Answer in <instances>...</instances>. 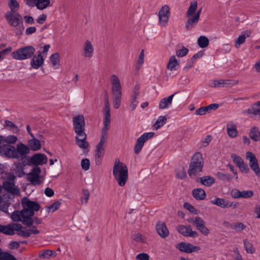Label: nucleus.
<instances>
[{
  "instance_id": "obj_1",
  "label": "nucleus",
  "mask_w": 260,
  "mask_h": 260,
  "mask_svg": "<svg viewBox=\"0 0 260 260\" xmlns=\"http://www.w3.org/2000/svg\"><path fill=\"white\" fill-rule=\"evenodd\" d=\"M74 131L77 136L76 142L77 145L82 149H86L89 143L86 141V134L85 133V122L83 115L79 114L73 118Z\"/></svg>"
},
{
  "instance_id": "obj_2",
  "label": "nucleus",
  "mask_w": 260,
  "mask_h": 260,
  "mask_svg": "<svg viewBox=\"0 0 260 260\" xmlns=\"http://www.w3.org/2000/svg\"><path fill=\"white\" fill-rule=\"evenodd\" d=\"M104 109V126L102 129L100 141L96 146V149L105 150L106 141L108 139V132L110 127V108L108 95L105 99Z\"/></svg>"
},
{
  "instance_id": "obj_3",
  "label": "nucleus",
  "mask_w": 260,
  "mask_h": 260,
  "mask_svg": "<svg viewBox=\"0 0 260 260\" xmlns=\"http://www.w3.org/2000/svg\"><path fill=\"white\" fill-rule=\"evenodd\" d=\"M109 81L111 86V91L113 107L118 109L120 107L122 97V86L118 76L114 74L109 77Z\"/></svg>"
},
{
  "instance_id": "obj_4",
  "label": "nucleus",
  "mask_w": 260,
  "mask_h": 260,
  "mask_svg": "<svg viewBox=\"0 0 260 260\" xmlns=\"http://www.w3.org/2000/svg\"><path fill=\"white\" fill-rule=\"evenodd\" d=\"M113 175L119 186H124L128 180V168L126 165L119 159H116L113 168Z\"/></svg>"
},
{
  "instance_id": "obj_5",
  "label": "nucleus",
  "mask_w": 260,
  "mask_h": 260,
  "mask_svg": "<svg viewBox=\"0 0 260 260\" xmlns=\"http://www.w3.org/2000/svg\"><path fill=\"white\" fill-rule=\"evenodd\" d=\"M21 204L23 214L26 215L29 219H32L31 217L34 215L35 212L38 211L40 208V206L38 203L30 201L27 197L22 199Z\"/></svg>"
},
{
  "instance_id": "obj_6",
  "label": "nucleus",
  "mask_w": 260,
  "mask_h": 260,
  "mask_svg": "<svg viewBox=\"0 0 260 260\" xmlns=\"http://www.w3.org/2000/svg\"><path fill=\"white\" fill-rule=\"evenodd\" d=\"M35 52V49L31 46L22 47L12 53V56L17 60H24L30 58Z\"/></svg>"
},
{
  "instance_id": "obj_7",
  "label": "nucleus",
  "mask_w": 260,
  "mask_h": 260,
  "mask_svg": "<svg viewBox=\"0 0 260 260\" xmlns=\"http://www.w3.org/2000/svg\"><path fill=\"white\" fill-rule=\"evenodd\" d=\"M6 18L10 25L14 27L21 26L20 31L23 30L22 18L19 13L17 12L14 13L13 11H9L6 14Z\"/></svg>"
},
{
  "instance_id": "obj_8",
  "label": "nucleus",
  "mask_w": 260,
  "mask_h": 260,
  "mask_svg": "<svg viewBox=\"0 0 260 260\" xmlns=\"http://www.w3.org/2000/svg\"><path fill=\"white\" fill-rule=\"evenodd\" d=\"M41 170L38 167L33 168L27 174L28 180L34 185H39L43 182L44 178L41 175Z\"/></svg>"
},
{
  "instance_id": "obj_9",
  "label": "nucleus",
  "mask_w": 260,
  "mask_h": 260,
  "mask_svg": "<svg viewBox=\"0 0 260 260\" xmlns=\"http://www.w3.org/2000/svg\"><path fill=\"white\" fill-rule=\"evenodd\" d=\"M154 135L153 132H149L143 134L138 138L134 148L135 153L138 154L141 151L144 144L148 140L152 138Z\"/></svg>"
},
{
  "instance_id": "obj_10",
  "label": "nucleus",
  "mask_w": 260,
  "mask_h": 260,
  "mask_svg": "<svg viewBox=\"0 0 260 260\" xmlns=\"http://www.w3.org/2000/svg\"><path fill=\"white\" fill-rule=\"evenodd\" d=\"M11 219L14 221H21L23 224L27 225H31L33 222L32 219H29L26 215L23 214V211H15L11 216Z\"/></svg>"
},
{
  "instance_id": "obj_11",
  "label": "nucleus",
  "mask_w": 260,
  "mask_h": 260,
  "mask_svg": "<svg viewBox=\"0 0 260 260\" xmlns=\"http://www.w3.org/2000/svg\"><path fill=\"white\" fill-rule=\"evenodd\" d=\"M15 178V176H12L10 181H6L3 184V188L9 193L18 196L20 193L19 188L15 185L13 180Z\"/></svg>"
},
{
  "instance_id": "obj_12",
  "label": "nucleus",
  "mask_w": 260,
  "mask_h": 260,
  "mask_svg": "<svg viewBox=\"0 0 260 260\" xmlns=\"http://www.w3.org/2000/svg\"><path fill=\"white\" fill-rule=\"evenodd\" d=\"M246 158L249 160V166L256 175L260 176V169L255 155L251 152H247L246 153Z\"/></svg>"
},
{
  "instance_id": "obj_13",
  "label": "nucleus",
  "mask_w": 260,
  "mask_h": 260,
  "mask_svg": "<svg viewBox=\"0 0 260 260\" xmlns=\"http://www.w3.org/2000/svg\"><path fill=\"white\" fill-rule=\"evenodd\" d=\"M26 4L29 7H36L40 10H43L51 6L50 0H25Z\"/></svg>"
},
{
  "instance_id": "obj_14",
  "label": "nucleus",
  "mask_w": 260,
  "mask_h": 260,
  "mask_svg": "<svg viewBox=\"0 0 260 260\" xmlns=\"http://www.w3.org/2000/svg\"><path fill=\"white\" fill-rule=\"evenodd\" d=\"M48 158L46 155L42 153H36L33 155L29 159V165L38 166L43 165L47 163Z\"/></svg>"
},
{
  "instance_id": "obj_15",
  "label": "nucleus",
  "mask_w": 260,
  "mask_h": 260,
  "mask_svg": "<svg viewBox=\"0 0 260 260\" xmlns=\"http://www.w3.org/2000/svg\"><path fill=\"white\" fill-rule=\"evenodd\" d=\"M22 229L21 224L19 223H11L6 225L1 224V233L7 235H13L15 231H18Z\"/></svg>"
},
{
  "instance_id": "obj_16",
  "label": "nucleus",
  "mask_w": 260,
  "mask_h": 260,
  "mask_svg": "<svg viewBox=\"0 0 260 260\" xmlns=\"http://www.w3.org/2000/svg\"><path fill=\"white\" fill-rule=\"evenodd\" d=\"M15 150V158L19 159L24 158L29 152V148L22 143L18 144Z\"/></svg>"
},
{
  "instance_id": "obj_17",
  "label": "nucleus",
  "mask_w": 260,
  "mask_h": 260,
  "mask_svg": "<svg viewBox=\"0 0 260 260\" xmlns=\"http://www.w3.org/2000/svg\"><path fill=\"white\" fill-rule=\"evenodd\" d=\"M159 22L161 25L165 26L169 20L170 16L169 7L168 5L162 7L158 12Z\"/></svg>"
},
{
  "instance_id": "obj_18",
  "label": "nucleus",
  "mask_w": 260,
  "mask_h": 260,
  "mask_svg": "<svg viewBox=\"0 0 260 260\" xmlns=\"http://www.w3.org/2000/svg\"><path fill=\"white\" fill-rule=\"evenodd\" d=\"M94 54V48L91 42L89 40H86L82 47V56L87 59L92 57Z\"/></svg>"
},
{
  "instance_id": "obj_19",
  "label": "nucleus",
  "mask_w": 260,
  "mask_h": 260,
  "mask_svg": "<svg viewBox=\"0 0 260 260\" xmlns=\"http://www.w3.org/2000/svg\"><path fill=\"white\" fill-rule=\"evenodd\" d=\"M211 203L217 205L222 208H226L229 207H233L235 208L237 206V204L234 202H230L228 200L219 198H216L215 199L211 201Z\"/></svg>"
},
{
  "instance_id": "obj_20",
  "label": "nucleus",
  "mask_w": 260,
  "mask_h": 260,
  "mask_svg": "<svg viewBox=\"0 0 260 260\" xmlns=\"http://www.w3.org/2000/svg\"><path fill=\"white\" fill-rule=\"evenodd\" d=\"M176 247L180 251L186 252L191 253L195 251H198L200 249V248L197 246H194L190 243L184 242H181L176 245Z\"/></svg>"
},
{
  "instance_id": "obj_21",
  "label": "nucleus",
  "mask_w": 260,
  "mask_h": 260,
  "mask_svg": "<svg viewBox=\"0 0 260 260\" xmlns=\"http://www.w3.org/2000/svg\"><path fill=\"white\" fill-rule=\"evenodd\" d=\"M177 230L181 234L185 237L194 238L198 236V233L192 231L190 226L179 225L177 226Z\"/></svg>"
},
{
  "instance_id": "obj_22",
  "label": "nucleus",
  "mask_w": 260,
  "mask_h": 260,
  "mask_svg": "<svg viewBox=\"0 0 260 260\" xmlns=\"http://www.w3.org/2000/svg\"><path fill=\"white\" fill-rule=\"evenodd\" d=\"M193 224L197 229L204 236H207L210 233V230L205 226V222L200 217H196Z\"/></svg>"
},
{
  "instance_id": "obj_23",
  "label": "nucleus",
  "mask_w": 260,
  "mask_h": 260,
  "mask_svg": "<svg viewBox=\"0 0 260 260\" xmlns=\"http://www.w3.org/2000/svg\"><path fill=\"white\" fill-rule=\"evenodd\" d=\"M44 61V59L41 54L40 51H39L38 54L32 57L30 61V66L33 69H38L43 64Z\"/></svg>"
},
{
  "instance_id": "obj_24",
  "label": "nucleus",
  "mask_w": 260,
  "mask_h": 260,
  "mask_svg": "<svg viewBox=\"0 0 260 260\" xmlns=\"http://www.w3.org/2000/svg\"><path fill=\"white\" fill-rule=\"evenodd\" d=\"M251 35L250 30H246L243 31L240 35L239 36L235 42V46L236 48H239L241 45L244 44L247 38L250 37Z\"/></svg>"
},
{
  "instance_id": "obj_25",
  "label": "nucleus",
  "mask_w": 260,
  "mask_h": 260,
  "mask_svg": "<svg viewBox=\"0 0 260 260\" xmlns=\"http://www.w3.org/2000/svg\"><path fill=\"white\" fill-rule=\"evenodd\" d=\"M156 229L158 234L162 238L167 237L169 235V231L166 224L162 221L157 223Z\"/></svg>"
},
{
  "instance_id": "obj_26",
  "label": "nucleus",
  "mask_w": 260,
  "mask_h": 260,
  "mask_svg": "<svg viewBox=\"0 0 260 260\" xmlns=\"http://www.w3.org/2000/svg\"><path fill=\"white\" fill-rule=\"evenodd\" d=\"M15 147L4 145L0 147V153L9 157L15 158Z\"/></svg>"
},
{
  "instance_id": "obj_27",
  "label": "nucleus",
  "mask_w": 260,
  "mask_h": 260,
  "mask_svg": "<svg viewBox=\"0 0 260 260\" xmlns=\"http://www.w3.org/2000/svg\"><path fill=\"white\" fill-rule=\"evenodd\" d=\"M176 93L170 95L168 97L162 98L159 102L158 107L160 109H168L172 104L173 99Z\"/></svg>"
},
{
  "instance_id": "obj_28",
  "label": "nucleus",
  "mask_w": 260,
  "mask_h": 260,
  "mask_svg": "<svg viewBox=\"0 0 260 260\" xmlns=\"http://www.w3.org/2000/svg\"><path fill=\"white\" fill-rule=\"evenodd\" d=\"M139 86H136L134 89L133 93L131 95L130 107H131V109L132 110H134L136 108V107L138 104L137 98L139 94Z\"/></svg>"
},
{
  "instance_id": "obj_29",
  "label": "nucleus",
  "mask_w": 260,
  "mask_h": 260,
  "mask_svg": "<svg viewBox=\"0 0 260 260\" xmlns=\"http://www.w3.org/2000/svg\"><path fill=\"white\" fill-rule=\"evenodd\" d=\"M203 166L189 164L188 174L191 178H195L202 171Z\"/></svg>"
},
{
  "instance_id": "obj_30",
  "label": "nucleus",
  "mask_w": 260,
  "mask_h": 260,
  "mask_svg": "<svg viewBox=\"0 0 260 260\" xmlns=\"http://www.w3.org/2000/svg\"><path fill=\"white\" fill-rule=\"evenodd\" d=\"M227 133L231 138H235L238 136V132L237 129L236 125L232 123H228L226 124Z\"/></svg>"
},
{
  "instance_id": "obj_31",
  "label": "nucleus",
  "mask_w": 260,
  "mask_h": 260,
  "mask_svg": "<svg viewBox=\"0 0 260 260\" xmlns=\"http://www.w3.org/2000/svg\"><path fill=\"white\" fill-rule=\"evenodd\" d=\"M244 113L253 114L260 117V101H258L251 105L250 108L244 112Z\"/></svg>"
},
{
  "instance_id": "obj_32",
  "label": "nucleus",
  "mask_w": 260,
  "mask_h": 260,
  "mask_svg": "<svg viewBox=\"0 0 260 260\" xmlns=\"http://www.w3.org/2000/svg\"><path fill=\"white\" fill-rule=\"evenodd\" d=\"M190 165H200L204 166V159L202 154L200 152H197L193 154L192 157Z\"/></svg>"
},
{
  "instance_id": "obj_33",
  "label": "nucleus",
  "mask_w": 260,
  "mask_h": 260,
  "mask_svg": "<svg viewBox=\"0 0 260 260\" xmlns=\"http://www.w3.org/2000/svg\"><path fill=\"white\" fill-rule=\"evenodd\" d=\"M198 181L206 186H210L215 182V179L209 176H205L200 177L198 179Z\"/></svg>"
},
{
  "instance_id": "obj_34",
  "label": "nucleus",
  "mask_w": 260,
  "mask_h": 260,
  "mask_svg": "<svg viewBox=\"0 0 260 260\" xmlns=\"http://www.w3.org/2000/svg\"><path fill=\"white\" fill-rule=\"evenodd\" d=\"M28 144L30 149L34 151L38 150L41 148L40 141L35 137L28 141Z\"/></svg>"
},
{
  "instance_id": "obj_35",
  "label": "nucleus",
  "mask_w": 260,
  "mask_h": 260,
  "mask_svg": "<svg viewBox=\"0 0 260 260\" xmlns=\"http://www.w3.org/2000/svg\"><path fill=\"white\" fill-rule=\"evenodd\" d=\"M50 61L53 67L58 69L60 66V55L58 53L52 54L49 57Z\"/></svg>"
},
{
  "instance_id": "obj_36",
  "label": "nucleus",
  "mask_w": 260,
  "mask_h": 260,
  "mask_svg": "<svg viewBox=\"0 0 260 260\" xmlns=\"http://www.w3.org/2000/svg\"><path fill=\"white\" fill-rule=\"evenodd\" d=\"M250 138L254 141H258L260 140V132L259 129L253 126L250 128L249 132Z\"/></svg>"
},
{
  "instance_id": "obj_37",
  "label": "nucleus",
  "mask_w": 260,
  "mask_h": 260,
  "mask_svg": "<svg viewBox=\"0 0 260 260\" xmlns=\"http://www.w3.org/2000/svg\"><path fill=\"white\" fill-rule=\"evenodd\" d=\"M192 195L198 200H204L206 198L205 191L202 188H196L192 190Z\"/></svg>"
},
{
  "instance_id": "obj_38",
  "label": "nucleus",
  "mask_w": 260,
  "mask_h": 260,
  "mask_svg": "<svg viewBox=\"0 0 260 260\" xmlns=\"http://www.w3.org/2000/svg\"><path fill=\"white\" fill-rule=\"evenodd\" d=\"M167 120V118L166 116H159L155 123L153 125V129L155 130L158 129L166 124Z\"/></svg>"
},
{
  "instance_id": "obj_39",
  "label": "nucleus",
  "mask_w": 260,
  "mask_h": 260,
  "mask_svg": "<svg viewBox=\"0 0 260 260\" xmlns=\"http://www.w3.org/2000/svg\"><path fill=\"white\" fill-rule=\"evenodd\" d=\"M56 255V252L50 250H44L39 253V257L43 259H49L50 257H55Z\"/></svg>"
},
{
  "instance_id": "obj_40",
  "label": "nucleus",
  "mask_w": 260,
  "mask_h": 260,
  "mask_svg": "<svg viewBox=\"0 0 260 260\" xmlns=\"http://www.w3.org/2000/svg\"><path fill=\"white\" fill-rule=\"evenodd\" d=\"M244 247L247 253L253 254L255 252V248L253 244L250 242L247 239L243 240Z\"/></svg>"
},
{
  "instance_id": "obj_41",
  "label": "nucleus",
  "mask_w": 260,
  "mask_h": 260,
  "mask_svg": "<svg viewBox=\"0 0 260 260\" xmlns=\"http://www.w3.org/2000/svg\"><path fill=\"white\" fill-rule=\"evenodd\" d=\"M17 140V137L13 135H10L6 137L2 136H0V143L6 142L9 144H15Z\"/></svg>"
},
{
  "instance_id": "obj_42",
  "label": "nucleus",
  "mask_w": 260,
  "mask_h": 260,
  "mask_svg": "<svg viewBox=\"0 0 260 260\" xmlns=\"http://www.w3.org/2000/svg\"><path fill=\"white\" fill-rule=\"evenodd\" d=\"M4 126L14 133H17L19 131L18 127L13 122L9 120H5Z\"/></svg>"
},
{
  "instance_id": "obj_43",
  "label": "nucleus",
  "mask_w": 260,
  "mask_h": 260,
  "mask_svg": "<svg viewBox=\"0 0 260 260\" xmlns=\"http://www.w3.org/2000/svg\"><path fill=\"white\" fill-rule=\"evenodd\" d=\"M199 18H198V15H194L188 20L185 23V27L187 29H190L192 28L198 22Z\"/></svg>"
},
{
  "instance_id": "obj_44",
  "label": "nucleus",
  "mask_w": 260,
  "mask_h": 260,
  "mask_svg": "<svg viewBox=\"0 0 260 260\" xmlns=\"http://www.w3.org/2000/svg\"><path fill=\"white\" fill-rule=\"evenodd\" d=\"M105 150L96 149L95 154V161L96 165H100L102 163V159L104 156Z\"/></svg>"
},
{
  "instance_id": "obj_45",
  "label": "nucleus",
  "mask_w": 260,
  "mask_h": 260,
  "mask_svg": "<svg viewBox=\"0 0 260 260\" xmlns=\"http://www.w3.org/2000/svg\"><path fill=\"white\" fill-rule=\"evenodd\" d=\"M178 64V61L175 56H172L169 60L167 68L170 71L176 70V67Z\"/></svg>"
},
{
  "instance_id": "obj_46",
  "label": "nucleus",
  "mask_w": 260,
  "mask_h": 260,
  "mask_svg": "<svg viewBox=\"0 0 260 260\" xmlns=\"http://www.w3.org/2000/svg\"><path fill=\"white\" fill-rule=\"evenodd\" d=\"M197 7L198 3L197 1L191 2L187 11L186 16L189 17L194 14L196 11L197 10Z\"/></svg>"
},
{
  "instance_id": "obj_47",
  "label": "nucleus",
  "mask_w": 260,
  "mask_h": 260,
  "mask_svg": "<svg viewBox=\"0 0 260 260\" xmlns=\"http://www.w3.org/2000/svg\"><path fill=\"white\" fill-rule=\"evenodd\" d=\"M144 62V51L142 50L136 64V69L139 70Z\"/></svg>"
},
{
  "instance_id": "obj_48",
  "label": "nucleus",
  "mask_w": 260,
  "mask_h": 260,
  "mask_svg": "<svg viewBox=\"0 0 260 260\" xmlns=\"http://www.w3.org/2000/svg\"><path fill=\"white\" fill-rule=\"evenodd\" d=\"M198 44L201 48H206L209 45V40L205 36H201L198 39Z\"/></svg>"
},
{
  "instance_id": "obj_49",
  "label": "nucleus",
  "mask_w": 260,
  "mask_h": 260,
  "mask_svg": "<svg viewBox=\"0 0 260 260\" xmlns=\"http://www.w3.org/2000/svg\"><path fill=\"white\" fill-rule=\"evenodd\" d=\"M60 204V202L57 201L52 205L46 206V211L48 213L53 212L59 208Z\"/></svg>"
},
{
  "instance_id": "obj_50",
  "label": "nucleus",
  "mask_w": 260,
  "mask_h": 260,
  "mask_svg": "<svg viewBox=\"0 0 260 260\" xmlns=\"http://www.w3.org/2000/svg\"><path fill=\"white\" fill-rule=\"evenodd\" d=\"M8 5L11 9L10 11H13L14 13L16 12L19 7V3L16 0H9Z\"/></svg>"
},
{
  "instance_id": "obj_51",
  "label": "nucleus",
  "mask_w": 260,
  "mask_h": 260,
  "mask_svg": "<svg viewBox=\"0 0 260 260\" xmlns=\"http://www.w3.org/2000/svg\"><path fill=\"white\" fill-rule=\"evenodd\" d=\"M82 193L83 197L81 198L80 201L82 204L86 205L90 197L89 192L87 189H83Z\"/></svg>"
},
{
  "instance_id": "obj_52",
  "label": "nucleus",
  "mask_w": 260,
  "mask_h": 260,
  "mask_svg": "<svg viewBox=\"0 0 260 260\" xmlns=\"http://www.w3.org/2000/svg\"><path fill=\"white\" fill-rule=\"evenodd\" d=\"M212 140V137L211 135H207L203 138L201 142V147H205L207 146Z\"/></svg>"
},
{
  "instance_id": "obj_53",
  "label": "nucleus",
  "mask_w": 260,
  "mask_h": 260,
  "mask_svg": "<svg viewBox=\"0 0 260 260\" xmlns=\"http://www.w3.org/2000/svg\"><path fill=\"white\" fill-rule=\"evenodd\" d=\"M246 228V225L242 222H237L233 225V230L237 232H240Z\"/></svg>"
},
{
  "instance_id": "obj_54",
  "label": "nucleus",
  "mask_w": 260,
  "mask_h": 260,
  "mask_svg": "<svg viewBox=\"0 0 260 260\" xmlns=\"http://www.w3.org/2000/svg\"><path fill=\"white\" fill-rule=\"evenodd\" d=\"M176 175L177 178L180 179H183L186 176V172L184 168H181L176 171Z\"/></svg>"
},
{
  "instance_id": "obj_55",
  "label": "nucleus",
  "mask_w": 260,
  "mask_h": 260,
  "mask_svg": "<svg viewBox=\"0 0 260 260\" xmlns=\"http://www.w3.org/2000/svg\"><path fill=\"white\" fill-rule=\"evenodd\" d=\"M0 260H16V259L13 255L5 252L0 254Z\"/></svg>"
},
{
  "instance_id": "obj_56",
  "label": "nucleus",
  "mask_w": 260,
  "mask_h": 260,
  "mask_svg": "<svg viewBox=\"0 0 260 260\" xmlns=\"http://www.w3.org/2000/svg\"><path fill=\"white\" fill-rule=\"evenodd\" d=\"M12 50V48L11 47H9L8 48L0 51V61H2L5 58V56L8 55Z\"/></svg>"
},
{
  "instance_id": "obj_57",
  "label": "nucleus",
  "mask_w": 260,
  "mask_h": 260,
  "mask_svg": "<svg viewBox=\"0 0 260 260\" xmlns=\"http://www.w3.org/2000/svg\"><path fill=\"white\" fill-rule=\"evenodd\" d=\"M210 86L212 87H223V80H212L210 82Z\"/></svg>"
},
{
  "instance_id": "obj_58",
  "label": "nucleus",
  "mask_w": 260,
  "mask_h": 260,
  "mask_svg": "<svg viewBox=\"0 0 260 260\" xmlns=\"http://www.w3.org/2000/svg\"><path fill=\"white\" fill-rule=\"evenodd\" d=\"M188 52V49L183 47L181 49L178 50L176 52V55L179 57H182L185 56Z\"/></svg>"
},
{
  "instance_id": "obj_59",
  "label": "nucleus",
  "mask_w": 260,
  "mask_h": 260,
  "mask_svg": "<svg viewBox=\"0 0 260 260\" xmlns=\"http://www.w3.org/2000/svg\"><path fill=\"white\" fill-rule=\"evenodd\" d=\"M231 157L233 161L237 165V167L241 165V164H242L243 162H244L243 159L241 157L235 154H232Z\"/></svg>"
},
{
  "instance_id": "obj_60",
  "label": "nucleus",
  "mask_w": 260,
  "mask_h": 260,
  "mask_svg": "<svg viewBox=\"0 0 260 260\" xmlns=\"http://www.w3.org/2000/svg\"><path fill=\"white\" fill-rule=\"evenodd\" d=\"M81 164L83 170L87 171L89 169L90 161L88 159L84 158L82 159Z\"/></svg>"
},
{
  "instance_id": "obj_61",
  "label": "nucleus",
  "mask_w": 260,
  "mask_h": 260,
  "mask_svg": "<svg viewBox=\"0 0 260 260\" xmlns=\"http://www.w3.org/2000/svg\"><path fill=\"white\" fill-rule=\"evenodd\" d=\"M132 238L134 240L137 242H144L145 241L144 237L140 233H135L133 234Z\"/></svg>"
},
{
  "instance_id": "obj_62",
  "label": "nucleus",
  "mask_w": 260,
  "mask_h": 260,
  "mask_svg": "<svg viewBox=\"0 0 260 260\" xmlns=\"http://www.w3.org/2000/svg\"><path fill=\"white\" fill-rule=\"evenodd\" d=\"M238 81L232 80H223V87L232 86L237 85Z\"/></svg>"
},
{
  "instance_id": "obj_63",
  "label": "nucleus",
  "mask_w": 260,
  "mask_h": 260,
  "mask_svg": "<svg viewBox=\"0 0 260 260\" xmlns=\"http://www.w3.org/2000/svg\"><path fill=\"white\" fill-rule=\"evenodd\" d=\"M254 194L253 191L252 190H243L241 191V198H249Z\"/></svg>"
},
{
  "instance_id": "obj_64",
  "label": "nucleus",
  "mask_w": 260,
  "mask_h": 260,
  "mask_svg": "<svg viewBox=\"0 0 260 260\" xmlns=\"http://www.w3.org/2000/svg\"><path fill=\"white\" fill-rule=\"evenodd\" d=\"M136 258L137 260H149V256L147 253H141L138 254L136 256Z\"/></svg>"
}]
</instances>
